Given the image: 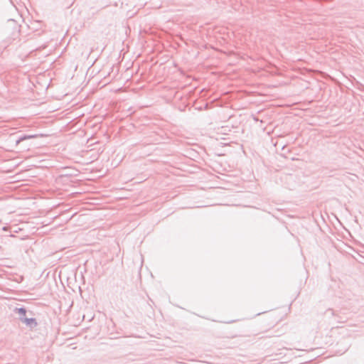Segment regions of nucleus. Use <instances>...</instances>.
Wrapping results in <instances>:
<instances>
[{
  "mask_svg": "<svg viewBox=\"0 0 364 364\" xmlns=\"http://www.w3.org/2000/svg\"><path fill=\"white\" fill-rule=\"evenodd\" d=\"M23 320L21 321L22 323H25L27 326H29L31 328L36 327L38 325V323L34 318H23Z\"/></svg>",
  "mask_w": 364,
  "mask_h": 364,
  "instance_id": "obj_1",
  "label": "nucleus"
},
{
  "mask_svg": "<svg viewBox=\"0 0 364 364\" xmlns=\"http://www.w3.org/2000/svg\"><path fill=\"white\" fill-rule=\"evenodd\" d=\"M14 311L18 314V318L21 321H23V318H26V309L23 307L16 308Z\"/></svg>",
  "mask_w": 364,
  "mask_h": 364,
  "instance_id": "obj_2",
  "label": "nucleus"
},
{
  "mask_svg": "<svg viewBox=\"0 0 364 364\" xmlns=\"http://www.w3.org/2000/svg\"><path fill=\"white\" fill-rule=\"evenodd\" d=\"M36 137H37V135H36V134H33V135H23L22 136H20L16 141V144L18 145V144H20L21 141H23L24 140L30 139H33V138H36Z\"/></svg>",
  "mask_w": 364,
  "mask_h": 364,
  "instance_id": "obj_3",
  "label": "nucleus"
}]
</instances>
